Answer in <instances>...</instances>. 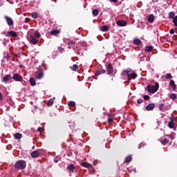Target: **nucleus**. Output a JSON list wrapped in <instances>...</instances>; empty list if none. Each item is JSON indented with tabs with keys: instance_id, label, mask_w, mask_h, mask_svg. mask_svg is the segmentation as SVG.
Returning <instances> with one entry per match:
<instances>
[{
	"instance_id": "f257e3e1",
	"label": "nucleus",
	"mask_w": 177,
	"mask_h": 177,
	"mask_svg": "<svg viewBox=\"0 0 177 177\" xmlns=\"http://www.w3.org/2000/svg\"><path fill=\"white\" fill-rule=\"evenodd\" d=\"M121 75L122 78L127 82H129L131 80H135L138 77V74L131 68L124 70Z\"/></svg>"
},
{
	"instance_id": "f03ea898",
	"label": "nucleus",
	"mask_w": 177,
	"mask_h": 177,
	"mask_svg": "<svg viewBox=\"0 0 177 177\" xmlns=\"http://www.w3.org/2000/svg\"><path fill=\"white\" fill-rule=\"evenodd\" d=\"M26 161L21 160L17 161L15 164L16 169H24V168H26Z\"/></svg>"
},
{
	"instance_id": "7ed1b4c3",
	"label": "nucleus",
	"mask_w": 177,
	"mask_h": 177,
	"mask_svg": "<svg viewBox=\"0 0 177 177\" xmlns=\"http://www.w3.org/2000/svg\"><path fill=\"white\" fill-rule=\"evenodd\" d=\"M158 88H160V84L156 82H151L147 86V89H158Z\"/></svg>"
},
{
	"instance_id": "20e7f679",
	"label": "nucleus",
	"mask_w": 177,
	"mask_h": 177,
	"mask_svg": "<svg viewBox=\"0 0 177 177\" xmlns=\"http://www.w3.org/2000/svg\"><path fill=\"white\" fill-rule=\"evenodd\" d=\"M41 156V151L39 149L33 151L31 153V157L32 158H38V157Z\"/></svg>"
},
{
	"instance_id": "39448f33",
	"label": "nucleus",
	"mask_w": 177,
	"mask_h": 177,
	"mask_svg": "<svg viewBox=\"0 0 177 177\" xmlns=\"http://www.w3.org/2000/svg\"><path fill=\"white\" fill-rule=\"evenodd\" d=\"M12 79L14 81H17L18 82H21L23 81V77L17 73H15L13 75Z\"/></svg>"
},
{
	"instance_id": "423d86ee",
	"label": "nucleus",
	"mask_w": 177,
	"mask_h": 177,
	"mask_svg": "<svg viewBox=\"0 0 177 177\" xmlns=\"http://www.w3.org/2000/svg\"><path fill=\"white\" fill-rule=\"evenodd\" d=\"M105 73L106 70L103 69L102 67L97 68L95 70V75H102V74H104Z\"/></svg>"
},
{
	"instance_id": "0eeeda50",
	"label": "nucleus",
	"mask_w": 177,
	"mask_h": 177,
	"mask_svg": "<svg viewBox=\"0 0 177 177\" xmlns=\"http://www.w3.org/2000/svg\"><path fill=\"white\" fill-rule=\"evenodd\" d=\"M65 42H68L67 45L68 46V49H71V48H73L75 45V41H70V39H66Z\"/></svg>"
},
{
	"instance_id": "6e6552de",
	"label": "nucleus",
	"mask_w": 177,
	"mask_h": 177,
	"mask_svg": "<svg viewBox=\"0 0 177 177\" xmlns=\"http://www.w3.org/2000/svg\"><path fill=\"white\" fill-rule=\"evenodd\" d=\"M107 74L110 75L111 74H113L114 73V71L113 69V66H111V64H108L106 68Z\"/></svg>"
},
{
	"instance_id": "1a4fd4ad",
	"label": "nucleus",
	"mask_w": 177,
	"mask_h": 177,
	"mask_svg": "<svg viewBox=\"0 0 177 177\" xmlns=\"http://www.w3.org/2000/svg\"><path fill=\"white\" fill-rule=\"evenodd\" d=\"M35 77L37 80H42L44 78V72H36Z\"/></svg>"
},
{
	"instance_id": "9d476101",
	"label": "nucleus",
	"mask_w": 177,
	"mask_h": 177,
	"mask_svg": "<svg viewBox=\"0 0 177 177\" xmlns=\"http://www.w3.org/2000/svg\"><path fill=\"white\" fill-rule=\"evenodd\" d=\"M4 19H5V20H6L8 26H13V24H14L13 19H12L10 17L5 16Z\"/></svg>"
},
{
	"instance_id": "9b49d317",
	"label": "nucleus",
	"mask_w": 177,
	"mask_h": 177,
	"mask_svg": "<svg viewBox=\"0 0 177 177\" xmlns=\"http://www.w3.org/2000/svg\"><path fill=\"white\" fill-rule=\"evenodd\" d=\"M82 167H84V168H87V169H92L93 168V166H92L91 164L88 162H82L81 163Z\"/></svg>"
},
{
	"instance_id": "f8f14e48",
	"label": "nucleus",
	"mask_w": 177,
	"mask_h": 177,
	"mask_svg": "<svg viewBox=\"0 0 177 177\" xmlns=\"http://www.w3.org/2000/svg\"><path fill=\"white\" fill-rule=\"evenodd\" d=\"M66 169L69 171V172H74L75 171V166L74 165H68L66 167Z\"/></svg>"
},
{
	"instance_id": "ddd939ff",
	"label": "nucleus",
	"mask_w": 177,
	"mask_h": 177,
	"mask_svg": "<svg viewBox=\"0 0 177 177\" xmlns=\"http://www.w3.org/2000/svg\"><path fill=\"white\" fill-rule=\"evenodd\" d=\"M8 34L10 37H12V38H17V32H15V30L8 31Z\"/></svg>"
},
{
	"instance_id": "4468645a",
	"label": "nucleus",
	"mask_w": 177,
	"mask_h": 177,
	"mask_svg": "<svg viewBox=\"0 0 177 177\" xmlns=\"http://www.w3.org/2000/svg\"><path fill=\"white\" fill-rule=\"evenodd\" d=\"M30 42L33 45H37L38 44V39L34 36H30Z\"/></svg>"
},
{
	"instance_id": "2eb2a0df",
	"label": "nucleus",
	"mask_w": 177,
	"mask_h": 177,
	"mask_svg": "<svg viewBox=\"0 0 177 177\" xmlns=\"http://www.w3.org/2000/svg\"><path fill=\"white\" fill-rule=\"evenodd\" d=\"M117 24H118V26H120V27H124V26H127V21H125L124 20H119L117 21Z\"/></svg>"
},
{
	"instance_id": "dca6fc26",
	"label": "nucleus",
	"mask_w": 177,
	"mask_h": 177,
	"mask_svg": "<svg viewBox=\"0 0 177 177\" xmlns=\"http://www.w3.org/2000/svg\"><path fill=\"white\" fill-rule=\"evenodd\" d=\"M78 46H80V44H77V48H73V50H75V53H76L77 56H80V55H81V49L78 48Z\"/></svg>"
},
{
	"instance_id": "f3484780",
	"label": "nucleus",
	"mask_w": 177,
	"mask_h": 177,
	"mask_svg": "<svg viewBox=\"0 0 177 177\" xmlns=\"http://www.w3.org/2000/svg\"><path fill=\"white\" fill-rule=\"evenodd\" d=\"M133 44H134V45H137L138 46H140V45H142V41L139 39H134Z\"/></svg>"
},
{
	"instance_id": "a211bd4d",
	"label": "nucleus",
	"mask_w": 177,
	"mask_h": 177,
	"mask_svg": "<svg viewBox=\"0 0 177 177\" xmlns=\"http://www.w3.org/2000/svg\"><path fill=\"white\" fill-rule=\"evenodd\" d=\"M155 107L154 104H149L146 107V110H147V111H151V110H153Z\"/></svg>"
},
{
	"instance_id": "6ab92c4d",
	"label": "nucleus",
	"mask_w": 177,
	"mask_h": 177,
	"mask_svg": "<svg viewBox=\"0 0 177 177\" xmlns=\"http://www.w3.org/2000/svg\"><path fill=\"white\" fill-rule=\"evenodd\" d=\"M10 80H12V75H6L3 79V81L4 82H6L8 81H10Z\"/></svg>"
},
{
	"instance_id": "aec40b11",
	"label": "nucleus",
	"mask_w": 177,
	"mask_h": 177,
	"mask_svg": "<svg viewBox=\"0 0 177 177\" xmlns=\"http://www.w3.org/2000/svg\"><path fill=\"white\" fill-rule=\"evenodd\" d=\"M169 86L171 88H172V89H176V84H175V81L172 80L169 82Z\"/></svg>"
},
{
	"instance_id": "412c9836",
	"label": "nucleus",
	"mask_w": 177,
	"mask_h": 177,
	"mask_svg": "<svg viewBox=\"0 0 177 177\" xmlns=\"http://www.w3.org/2000/svg\"><path fill=\"white\" fill-rule=\"evenodd\" d=\"M147 21L149 23H153L154 21V15H151L148 18H147Z\"/></svg>"
},
{
	"instance_id": "4be33fe9",
	"label": "nucleus",
	"mask_w": 177,
	"mask_h": 177,
	"mask_svg": "<svg viewBox=\"0 0 177 177\" xmlns=\"http://www.w3.org/2000/svg\"><path fill=\"white\" fill-rule=\"evenodd\" d=\"M153 50V46H147L145 47V52H151Z\"/></svg>"
},
{
	"instance_id": "5701e85b",
	"label": "nucleus",
	"mask_w": 177,
	"mask_h": 177,
	"mask_svg": "<svg viewBox=\"0 0 177 177\" xmlns=\"http://www.w3.org/2000/svg\"><path fill=\"white\" fill-rule=\"evenodd\" d=\"M169 97H170V99H171L172 100H175V99H176L177 95L175 93H171L169 95Z\"/></svg>"
},
{
	"instance_id": "b1692460",
	"label": "nucleus",
	"mask_w": 177,
	"mask_h": 177,
	"mask_svg": "<svg viewBox=\"0 0 177 177\" xmlns=\"http://www.w3.org/2000/svg\"><path fill=\"white\" fill-rule=\"evenodd\" d=\"M132 161V156H129L126 158L124 162L129 163Z\"/></svg>"
},
{
	"instance_id": "393cba45",
	"label": "nucleus",
	"mask_w": 177,
	"mask_h": 177,
	"mask_svg": "<svg viewBox=\"0 0 177 177\" xmlns=\"http://www.w3.org/2000/svg\"><path fill=\"white\" fill-rule=\"evenodd\" d=\"M175 12H170L169 13V19H173V20H174V19H175Z\"/></svg>"
},
{
	"instance_id": "a878e982",
	"label": "nucleus",
	"mask_w": 177,
	"mask_h": 177,
	"mask_svg": "<svg viewBox=\"0 0 177 177\" xmlns=\"http://www.w3.org/2000/svg\"><path fill=\"white\" fill-rule=\"evenodd\" d=\"M30 85H32V86H35V84H36L35 79H34L33 77H31L30 79Z\"/></svg>"
},
{
	"instance_id": "bb28decb",
	"label": "nucleus",
	"mask_w": 177,
	"mask_h": 177,
	"mask_svg": "<svg viewBox=\"0 0 177 177\" xmlns=\"http://www.w3.org/2000/svg\"><path fill=\"white\" fill-rule=\"evenodd\" d=\"M169 140L167 138H163L160 140V143H162V145H167V143H169Z\"/></svg>"
},
{
	"instance_id": "cd10ccee",
	"label": "nucleus",
	"mask_w": 177,
	"mask_h": 177,
	"mask_svg": "<svg viewBox=\"0 0 177 177\" xmlns=\"http://www.w3.org/2000/svg\"><path fill=\"white\" fill-rule=\"evenodd\" d=\"M14 136H15V139H18V140H19V139H21V138H22L21 134L19 133H15V134L14 135Z\"/></svg>"
},
{
	"instance_id": "c85d7f7f",
	"label": "nucleus",
	"mask_w": 177,
	"mask_h": 177,
	"mask_svg": "<svg viewBox=\"0 0 177 177\" xmlns=\"http://www.w3.org/2000/svg\"><path fill=\"white\" fill-rule=\"evenodd\" d=\"M59 32H60V31H59L57 30H54L50 32V35H57V34H59Z\"/></svg>"
},
{
	"instance_id": "c756f323",
	"label": "nucleus",
	"mask_w": 177,
	"mask_h": 177,
	"mask_svg": "<svg viewBox=\"0 0 177 177\" xmlns=\"http://www.w3.org/2000/svg\"><path fill=\"white\" fill-rule=\"evenodd\" d=\"M33 37H34L35 38H39V37H41V34L39 33V32L36 31V32L34 33Z\"/></svg>"
},
{
	"instance_id": "7c9ffc66",
	"label": "nucleus",
	"mask_w": 177,
	"mask_h": 177,
	"mask_svg": "<svg viewBox=\"0 0 177 177\" xmlns=\"http://www.w3.org/2000/svg\"><path fill=\"white\" fill-rule=\"evenodd\" d=\"M101 30L103 32L109 31V27L107 26H104L101 28Z\"/></svg>"
},
{
	"instance_id": "2f4dec72",
	"label": "nucleus",
	"mask_w": 177,
	"mask_h": 177,
	"mask_svg": "<svg viewBox=\"0 0 177 177\" xmlns=\"http://www.w3.org/2000/svg\"><path fill=\"white\" fill-rule=\"evenodd\" d=\"M69 107H75V102L73 101H71L68 102Z\"/></svg>"
},
{
	"instance_id": "473e14b6",
	"label": "nucleus",
	"mask_w": 177,
	"mask_h": 177,
	"mask_svg": "<svg viewBox=\"0 0 177 177\" xmlns=\"http://www.w3.org/2000/svg\"><path fill=\"white\" fill-rule=\"evenodd\" d=\"M165 107V104H160L159 105V110H160V111H163Z\"/></svg>"
},
{
	"instance_id": "72a5a7b5",
	"label": "nucleus",
	"mask_w": 177,
	"mask_h": 177,
	"mask_svg": "<svg viewBox=\"0 0 177 177\" xmlns=\"http://www.w3.org/2000/svg\"><path fill=\"white\" fill-rule=\"evenodd\" d=\"M31 16L33 19H38V14L37 12H32Z\"/></svg>"
},
{
	"instance_id": "f704fd0d",
	"label": "nucleus",
	"mask_w": 177,
	"mask_h": 177,
	"mask_svg": "<svg viewBox=\"0 0 177 177\" xmlns=\"http://www.w3.org/2000/svg\"><path fill=\"white\" fill-rule=\"evenodd\" d=\"M173 23H174L175 27H177V15L174 18Z\"/></svg>"
},
{
	"instance_id": "c9c22d12",
	"label": "nucleus",
	"mask_w": 177,
	"mask_h": 177,
	"mask_svg": "<svg viewBox=\"0 0 177 177\" xmlns=\"http://www.w3.org/2000/svg\"><path fill=\"white\" fill-rule=\"evenodd\" d=\"M73 71H78V65L74 64V65L73 66Z\"/></svg>"
},
{
	"instance_id": "e433bc0d",
	"label": "nucleus",
	"mask_w": 177,
	"mask_h": 177,
	"mask_svg": "<svg viewBox=\"0 0 177 177\" xmlns=\"http://www.w3.org/2000/svg\"><path fill=\"white\" fill-rule=\"evenodd\" d=\"M175 127V124H174V122L171 120V122H169V127L171 129L174 128Z\"/></svg>"
},
{
	"instance_id": "4c0bfd02",
	"label": "nucleus",
	"mask_w": 177,
	"mask_h": 177,
	"mask_svg": "<svg viewBox=\"0 0 177 177\" xmlns=\"http://www.w3.org/2000/svg\"><path fill=\"white\" fill-rule=\"evenodd\" d=\"M97 15H99V10H97L96 9L93 10V16H97Z\"/></svg>"
},
{
	"instance_id": "58836bf2",
	"label": "nucleus",
	"mask_w": 177,
	"mask_h": 177,
	"mask_svg": "<svg viewBox=\"0 0 177 177\" xmlns=\"http://www.w3.org/2000/svg\"><path fill=\"white\" fill-rule=\"evenodd\" d=\"M166 78L167 80H172V75L171 73L166 74Z\"/></svg>"
},
{
	"instance_id": "ea45409f",
	"label": "nucleus",
	"mask_w": 177,
	"mask_h": 177,
	"mask_svg": "<svg viewBox=\"0 0 177 177\" xmlns=\"http://www.w3.org/2000/svg\"><path fill=\"white\" fill-rule=\"evenodd\" d=\"M53 99H50L47 104V106H52V104H53Z\"/></svg>"
},
{
	"instance_id": "a19ab883",
	"label": "nucleus",
	"mask_w": 177,
	"mask_h": 177,
	"mask_svg": "<svg viewBox=\"0 0 177 177\" xmlns=\"http://www.w3.org/2000/svg\"><path fill=\"white\" fill-rule=\"evenodd\" d=\"M148 92H149V93H156L157 89H148Z\"/></svg>"
},
{
	"instance_id": "79ce46f5",
	"label": "nucleus",
	"mask_w": 177,
	"mask_h": 177,
	"mask_svg": "<svg viewBox=\"0 0 177 177\" xmlns=\"http://www.w3.org/2000/svg\"><path fill=\"white\" fill-rule=\"evenodd\" d=\"M144 100H150V96L145 95L143 96Z\"/></svg>"
},
{
	"instance_id": "37998d69",
	"label": "nucleus",
	"mask_w": 177,
	"mask_h": 177,
	"mask_svg": "<svg viewBox=\"0 0 177 177\" xmlns=\"http://www.w3.org/2000/svg\"><path fill=\"white\" fill-rule=\"evenodd\" d=\"M58 50L62 53V52H64V48L59 46L58 47Z\"/></svg>"
},
{
	"instance_id": "c03bdc74",
	"label": "nucleus",
	"mask_w": 177,
	"mask_h": 177,
	"mask_svg": "<svg viewBox=\"0 0 177 177\" xmlns=\"http://www.w3.org/2000/svg\"><path fill=\"white\" fill-rule=\"evenodd\" d=\"M3 100V94L0 92V102H2Z\"/></svg>"
},
{
	"instance_id": "a18cd8bd",
	"label": "nucleus",
	"mask_w": 177,
	"mask_h": 177,
	"mask_svg": "<svg viewBox=\"0 0 177 177\" xmlns=\"http://www.w3.org/2000/svg\"><path fill=\"white\" fill-rule=\"evenodd\" d=\"M108 122H109V124H113V118H109L108 119Z\"/></svg>"
},
{
	"instance_id": "49530a36",
	"label": "nucleus",
	"mask_w": 177,
	"mask_h": 177,
	"mask_svg": "<svg viewBox=\"0 0 177 177\" xmlns=\"http://www.w3.org/2000/svg\"><path fill=\"white\" fill-rule=\"evenodd\" d=\"M37 131L41 133V132H44V129L42 127H39L37 129Z\"/></svg>"
},
{
	"instance_id": "de8ad7c7",
	"label": "nucleus",
	"mask_w": 177,
	"mask_h": 177,
	"mask_svg": "<svg viewBox=\"0 0 177 177\" xmlns=\"http://www.w3.org/2000/svg\"><path fill=\"white\" fill-rule=\"evenodd\" d=\"M143 102V100L142 99H138L137 100V102L138 103V104H140V103H142Z\"/></svg>"
},
{
	"instance_id": "09e8293b",
	"label": "nucleus",
	"mask_w": 177,
	"mask_h": 177,
	"mask_svg": "<svg viewBox=\"0 0 177 177\" xmlns=\"http://www.w3.org/2000/svg\"><path fill=\"white\" fill-rule=\"evenodd\" d=\"M110 2H113V3H117L118 2V0H109Z\"/></svg>"
},
{
	"instance_id": "8fccbe9b",
	"label": "nucleus",
	"mask_w": 177,
	"mask_h": 177,
	"mask_svg": "<svg viewBox=\"0 0 177 177\" xmlns=\"http://www.w3.org/2000/svg\"><path fill=\"white\" fill-rule=\"evenodd\" d=\"M169 32L170 34H175V30L171 29Z\"/></svg>"
},
{
	"instance_id": "3c124183",
	"label": "nucleus",
	"mask_w": 177,
	"mask_h": 177,
	"mask_svg": "<svg viewBox=\"0 0 177 177\" xmlns=\"http://www.w3.org/2000/svg\"><path fill=\"white\" fill-rule=\"evenodd\" d=\"M30 21V18L25 19V23H28Z\"/></svg>"
},
{
	"instance_id": "603ef678",
	"label": "nucleus",
	"mask_w": 177,
	"mask_h": 177,
	"mask_svg": "<svg viewBox=\"0 0 177 177\" xmlns=\"http://www.w3.org/2000/svg\"><path fill=\"white\" fill-rule=\"evenodd\" d=\"M54 162L57 163V159H55V160H54Z\"/></svg>"
},
{
	"instance_id": "864d4df0",
	"label": "nucleus",
	"mask_w": 177,
	"mask_h": 177,
	"mask_svg": "<svg viewBox=\"0 0 177 177\" xmlns=\"http://www.w3.org/2000/svg\"><path fill=\"white\" fill-rule=\"evenodd\" d=\"M169 137L170 138V139H171V140L172 139H174V138H172V136H169Z\"/></svg>"
},
{
	"instance_id": "5fc2aeb1",
	"label": "nucleus",
	"mask_w": 177,
	"mask_h": 177,
	"mask_svg": "<svg viewBox=\"0 0 177 177\" xmlns=\"http://www.w3.org/2000/svg\"><path fill=\"white\" fill-rule=\"evenodd\" d=\"M155 2H158V0H154Z\"/></svg>"
},
{
	"instance_id": "6e6d98bb",
	"label": "nucleus",
	"mask_w": 177,
	"mask_h": 177,
	"mask_svg": "<svg viewBox=\"0 0 177 177\" xmlns=\"http://www.w3.org/2000/svg\"><path fill=\"white\" fill-rule=\"evenodd\" d=\"M6 59H9V57H6Z\"/></svg>"
},
{
	"instance_id": "4d7b16f0",
	"label": "nucleus",
	"mask_w": 177,
	"mask_h": 177,
	"mask_svg": "<svg viewBox=\"0 0 177 177\" xmlns=\"http://www.w3.org/2000/svg\"><path fill=\"white\" fill-rule=\"evenodd\" d=\"M138 149H140V146L138 147Z\"/></svg>"
},
{
	"instance_id": "13d9d810",
	"label": "nucleus",
	"mask_w": 177,
	"mask_h": 177,
	"mask_svg": "<svg viewBox=\"0 0 177 177\" xmlns=\"http://www.w3.org/2000/svg\"><path fill=\"white\" fill-rule=\"evenodd\" d=\"M134 171L136 172V169H134Z\"/></svg>"
},
{
	"instance_id": "bf43d9fd",
	"label": "nucleus",
	"mask_w": 177,
	"mask_h": 177,
	"mask_svg": "<svg viewBox=\"0 0 177 177\" xmlns=\"http://www.w3.org/2000/svg\"><path fill=\"white\" fill-rule=\"evenodd\" d=\"M129 172H131V170H129Z\"/></svg>"
}]
</instances>
